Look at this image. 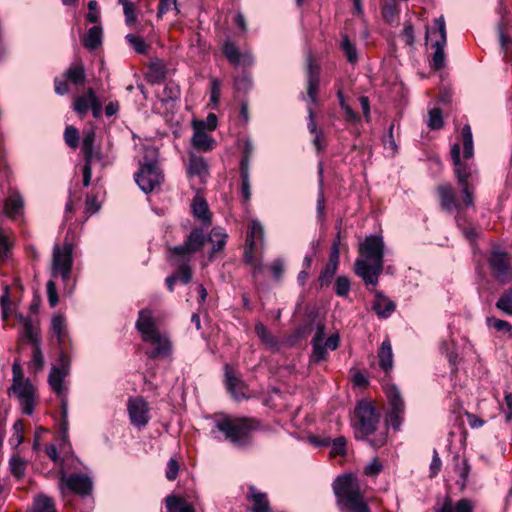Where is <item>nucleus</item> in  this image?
<instances>
[{"instance_id": "nucleus-26", "label": "nucleus", "mask_w": 512, "mask_h": 512, "mask_svg": "<svg viewBox=\"0 0 512 512\" xmlns=\"http://www.w3.org/2000/svg\"><path fill=\"white\" fill-rule=\"evenodd\" d=\"M166 508L168 512H195L191 504L174 495L166 497Z\"/></svg>"}, {"instance_id": "nucleus-64", "label": "nucleus", "mask_w": 512, "mask_h": 512, "mask_svg": "<svg viewBox=\"0 0 512 512\" xmlns=\"http://www.w3.org/2000/svg\"><path fill=\"white\" fill-rule=\"evenodd\" d=\"M382 470V464L377 460H372L366 467H365V474L368 476H375L378 475Z\"/></svg>"}, {"instance_id": "nucleus-24", "label": "nucleus", "mask_w": 512, "mask_h": 512, "mask_svg": "<svg viewBox=\"0 0 512 512\" xmlns=\"http://www.w3.org/2000/svg\"><path fill=\"white\" fill-rule=\"evenodd\" d=\"M192 211L194 216L204 225H209L211 223V216L209 213L208 205L203 198L196 197L193 200Z\"/></svg>"}, {"instance_id": "nucleus-63", "label": "nucleus", "mask_w": 512, "mask_h": 512, "mask_svg": "<svg viewBox=\"0 0 512 512\" xmlns=\"http://www.w3.org/2000/svg\"><path fill=\"white\" fill-rule=\"evenodd\" d=\"M32 362L37 370L42 369V367L44 365V357H43L42 351L40 349V344H37L34 346Z\"/></svg>"}, {"instance_id": "nucleus-2", "label": "nucleus", "mask_w": 512, "mask_h": 512, "mask_svg": "<svg viewBox=\"0 0 512 512\" xmlns=\"http://www.w3.org/2000/svg\"><path fill=\"white\" fill-rule=\"evenodd\" d=\"M214 425L224 439L238 449L250 447L253 444L252 433L260 427L255 418L229 416L217 417Z\"/></svg>"}, {"instance_id": "nucleus-6", "label": "nucleus", "mask_w": 512, "mask_h": 512, "mask_svg": "<svg viewBox=\"0 0 512 512\" xmlns=\"http://www.w3.org/2000/svg\"><path fill=\"white\" fill-rule=\"evenodd\" d=\"M93 489V481L91 477L83 473H60L59 490L66 497L67 491L73 492L82 497L91 494Z\"/></svg>"}, {"instance_id": "nucleus-46", "label": "nucleus", "mask_w": 512, "mask_h": 512, "mask_svg": "<svg viewBox=\"0 0 512 512\" xmlns=\"http://www.w3.org/2000/svg\"><path fill=\"white\" fill-rule=\"evenodd\" d=\"M427 125L432 130H438L442 128L444 122L442 117V111L439 108H433L429 111Z\"/></svg>"}, {"instance_id": "nucleus-17", "label": "nucleus", "mask_w": 512, "mask_h": 512, "mask_svg": "<svg viewBox=\"0 0 512 512\" xmlns=\"http://www.w3.org/2000/svg\"><path fill=\"white\" fill-rule=\"evenodd\" d=\"M24 200L17 190H10L8 197L3 203V213L11 218L16 219L23 213Z\"/></svg>"}, {"instance_id": "nucleus-12", "label": "nucleus", "mask_w": 512, "mask_h": 512, "mask_svg": "<svg viewBox=\"0 0 512 512\" xmlns=\"http://www.w3.org/2000/svg\"><path fill=\"white\" fill-rule=\"evenodd\" d=\"M9 393H13L19 400L23 413L31 415L35 407V389L29 380L12 384Z\"/></svg>"}, {"instance_id": "nucleus-10", "label": "nucleus", "mask_w": 512, "mask_h": 512, "mask_svg": "<svg viewBox=\"0 0 512 512\" xmlns=\"http://www.w3.org/2000/svg\"><path fill=\"white\" fill-rule=\"evenodd\" d=\"M208 240L202 229H193L184 244L171 248L174 257L182 258L183 261H190L193 253L199 251Z\"/></svg>"}, {"instance_id": "nucleus-14", "label": "nucleus", "mask_w": 512, "mask_h": 512, "mask_svg": "<svg viewBox=\"0 0 512 512\" xmlns=\"http://www.w3.org/2000/svg\"><path fill=\"white\" fill-rule=\"evenodd\" d=\"M128 413L131 423L138 428L145 427L150 420L149 405L141 397L129 399Z\"/></svg>"}, {"instance_id": "nucleus-44", "label": "nucleus", "mask_w": 512, "mask_h": 512, "mask_svg": "<svg viewBox=\"0 0 512 512\" xmlns=\"http://www.w3.org/2000/svg\"><path fill=\"white\" fill-rule=\"evenodd\" d=\"M496 307L503 313L512 316V288L503 293L496 302Z\"/></svg>"}, {"instance_id": "nucleus-27", "label": "nucleus", "mask_w": 512, "mask_h": 512, "mask_svg": "<svg viewBox=\"0 0 512 512\" xmlns=\"http://www.w3.org/2000/svg\"><path fill=\"white\" fill-rule=\"evenodd\" d=\"M102 42V28L94 26L90 28L83 38V45L89 50H95Z\"/></svg>"}, {"instance_id": "nucleus-51", "label": "nucleus", "mask_w": 512, "mask_h": 512, "mask_svg": "<svg viewBox=\"0 0 512 512\" xmlns=\"http://www.w3.org/2000/svg\"><path fill=\"white\" fill-rule=\"evenodd\" d=\"M313 352L311 355V361L318 363L325 359L327 355V349L323 345V341L312 340Z\"/></svg>"}, {"instance_id": "nucleus-49", "label": "nucleus", "mask_w": 512, "mask_h": 512, "mask_svg": "<svg viewBox=\"0 0 512 512\" xmlns=\"http://www.w3.org/2000/svg\"><path fill=\"white\" fill-rule=\"evenodd\" d=\"M24 424L22 420H17L13 425V434L9 439L13 447H18L23 442Z\"/></svg>"}, {"instance_id": "nucleus-47", "label": "nucleus", "mask_w": 512, "mask_h": 512, "mask_svg": "<svg viewBox=\"0 0 512 512\" xmlns=\"http://www.w3.org/2000/svg\"><path fill=\"white\" fill-rule=\"evenodd\" d=\"M127 42L134 48L139 54H146L149 46L144 42L142 38L134 34H127L125 36Z\"/></svg>"}, {"instance_id": "nucleus-36", "label": "nucleus", "mask_w": 512, "mask_h": 512, "mask_svg": "<svg viewBox=\"0 0 512 512\" xmlns=\"http://www.w3.org/2000/svg\"><path fill=\"white\" fill-rule=\"evenodd\" d=\"M95 97L94 90L92 88H89L87 93L83 96H80L76 98L74 103V110L78 114H85L88 109L90 108V105Z\"/></svg>"}, {"instance_id": "nucleus-52", "label": "nucleus", "mask_w": 512, "mask_h": 512, "mask_svg": "<svg viewBox=\"0 0 512 512\" xmlns=\"http://www.w3.org/2000/svg\"><path fill=\"white\" fill-rule=\"evenodd\" d=\"M346 439L343 436L337 437L332 442L330 455L332 457L344 456L346 454Z\"/></svg>"}, {"instance_id": "nucleus-11", "label": "nucleus", "mask_w": 512, "mask_h": 512, "mask_svg": "<svg viewBox=\"0 0 512 512\" xmlns=\"http://www.w3.org/2000/svg\"><path fill=\"white\" fill-rule=\"evenodd\" d=\"M9 393H13L19 400L23 413L31 415L35 407V389L29 380L12 384Z\"/></svg>"}, {"instance_id": "nucleus-5", "label": "nucleus", "mask_w": 512, "mask_h": 512, "mask_svg": "<svg viewBox=\"0 0 512 512\" xmlns=\"http://www.w3.org/2000/svg\"><path fill=\"white\" fill-rule=\"evenodd\" d=\"M150 157L149 161H144L140 164V169L135 175L136 183L144 193H150L160 186L163 175L154 160L156 157V150L149 148L146 150L145 158Z\"/></svg>"}, {"instance_id": "nucleus-43", "label": "nucleus", "mask_w": 512, "mask_h": 512, "mask_svg": "<svg viewBox=\"0 0 512 512\" xmlns=\"http://www.w3.org/2000/svg\"><path fill=\"white\" fill-rule=\"evenodd\" d=\"M51 326L53 333L57 336L58 342L61 344L66 329L64 317L60 314L54 315L52 317Z\"/></svg>"}, {"instance_id": "nucleus-55", "label": "nucleus", "mask_w": 512, "mask_h": 512, "mask_svg": "<svg viewBox=\"0 0 512 512\" xmlns=\"http://www.w3.org/2000/svg\"><path fill=\"white\" fill-rule=\"evenodd\" d=\"M89 12L87 14V21L90 23H97L100 19V12L98 10V3L95 0H91L88 3Z\"/></svg>"}, {"instance_id": "nucleus-57", "label": "nucleus", "mask_w": 512, "mask_h": 512, "mask_svg": "<svg viewBox=\"0 0 512 512\" xmlns=\"http://www.w3.org/2000/svg\"><path fill=\"white\" fill-rule=\"evenodd\" d=\"M0 305L2 308L3 318L6 319L10 313V298L8 286H5L4 292L0 297Z\"/></svg>"}, {"instance_id": "nucleus-28", "label": "nucleus", "mask_w": 512, "mask_h": 512, "mask_svg": "<svg viewBox=\"0 0 512 512\" xmlns=\"http://www.w3.org/2000/svg\"><path fill=\"white\" fill-rule=\"evenodd\" d=\"M250 497L254 503L252 512H270V506L265 493L258 492L256 488L250 487Z\"/></svg>"}, {"instance_id": "nucleus-62", "label": "nucleus", "mask_w": 512, "mask_h": 512, "mask_svg": "<svg viewBox=\"0 0 512 512\" xmlns=\"http://www.w3.org/2000/svg\"><path fill=\"white\" fill-rule=\"evenodd\" d=\"M488 323L490 326L494 327L497 331L510 332L512 327L511 325L504 320L489 318Z\"/></svg>"}, {"instance_id": "nucleus-48", "label": "nucleus", "mask_w": 512, "mask_h": 512, "mask_svg": "<svg viewBox=\"0 0 512 512\" xmlns=\"http://www.w3.org/2000/svg\"><path fill=\"white\" fill-rule=\"evenodd\" d=\"M10 471L17 479L25 475V461L18 456H13L10 460Z\"/></svg>"}, {"instance_id": "nucleus-29", "label": "nucleus", "mask_w": 512, "mask_h": 512, "mask_svg": "<svg viewBox=\"0 0 512 512\" xmlns=\"http://www.w3.org/2000/svg\"><path fill=\"white\" fill-rule=\"evenodd\" d=\"M264 238V227L257 220H251L249 226V232L247 235V245L250 249H254L256 240H263Z\"/></svg>"}, {"instance_id": "nucleus-22", "label": "nucleus", "mask_w": 512, "mask_h": 512, "mask_svg": "<svg viewBox=\"0 0 512 512\" xmlns=\"http://www.w3.org/2000/svg\"><path fill=\"white\" fill-rule=\"evenodd\" d=\"M379 365L386 372H390L393 368L394 357L392 346L389 340L383 341L378 352Z\"/></svg>"}, {"instance_id": "nucleus-16", "label": "nucleus", "mask_w": 512, "mask_h": 512, "mask_svg": "<svg viewBox=\"0 0 512 512\" xmlns=\"http://www.w3.org/2000/svg\"><path fill=\"white\" fill-rule=\"evenodd\" d=\"M136 328L142 334L143 340L154 339L155 333H157L158 330L151 310L143 309L139 312Z\"/></svg>"}, {"instance_id": "nucleus-4", "label": "nucleus", "mask_w": 512, "mask_h": 512, "mask_svg": "<svg viewBox=\"0 0 512 512\" xmlns=\"http://www.w3.org/2000/svg\"><path fill=\"white\" fill-rule=\"evenodd\" d=\"M355 437L361 440H368L373 448H380L387 442V431L379 432L374 438L368 439L370 435L376 432L380 416L375 407L368 402L361 401L355 408Z\"/></svg>"}, {"instance_id": "nucleus-9", "label": "nucleus", "mask_w": 512, "mask_h": 512, "mask_svg": "<svg viewBox=\"0 0 512 512\" xmlns=\"http://www.w3.org/2000/svg\"><path fill=\"white\" fill-rule=\"evenodd\" d=\"M388 399L389 411L386 415V423L394 430H399L403 422L405 404L397 386L390 385L385 390Z\"/></svg>"}, {"instance_id": "nucleus-31", "label": "nucleus", "mask_w": 512, "mask_h": 512, "mask_svg": "<svg viewBox=\"0 0 512 512\" xmlns=\"http://www.w3.org/2000/svg\"><path fill=\"white\" fill-rule=\"evenodd\" d=\"M23 323V333L21 335L22 340H27L33 346L40 344V339L37 330L34 328L32 324V320L28 317L21 318Z\"/></svg>"}, {"instance_id": "nucleus-54", "label": "nucleus", "mask_w": 512, "mask_h": 512, "mask_svg": "<svg viewBox=\"0 0 512 512\" xmlns=\"http://www.w3.org/2000/svg\"><path fill=\"white\" fill-rule=\"evenodd\" d=\"M163 95L166 100H177L180 97V87L173 82H169L163 90Z\"/></svg>"}, {"instance_id": "nucleus-40", "label": "nucleus", "mask_w": 512, "mask_h": 512, "mask_svg": "<svg viewBox=\"0 0 512 512\" xmlns=\"http://www.w3.org/2000/svg\"><path fill=\"white\" fill-rule=\"evenodd\" d=\"M341 47L344 51L347 60L350 63H356L358 60V53L355 45L350 41L347 35H344L341 41Z\"/></svg>"}, {"instance_id": "nucleus-53", "label": "nucleus", "mask_w": 512, "mask_h": 512, "mask_svg": "<svg viewBox=\"0 0 512 512\" xmlns=\"http://www.w3.org/2000/svg\"><path fill=\"white\" fill-rule=\"evenodd\" d=\"M64 139L69 147L76 148L79 143L78 130L73 126H67L64 132Z\"/></svg>"}, {"instance_id": "nucleus-13", "label": "nucleus", "mask_w": 512, "mask_h": 512, "mask_svg": "<svg viewBox=\"0 0 512 512\" xmlns=\"http://www.w3.org/2000/svg\"><path fill=\"white\" fill-rule=\"evenodd\" d=\"M436 31H432V35H438V38L433 43V48H435V52L433 55V68L435 70H440L445 66V54L444 47L446 45L447 36H446V25L443 16L435 19Z\"/></svg>"}, {"instance_id": "nucleus-1", "label": "nucleus", "mask_w": 512, "mask_h": 512, "mask_svg": "<svg viewBox=\"0 0 512 512\" xmlns=\"http://www.w3.org/2000/svg\"><path fill=\"white\" fill-rule=\"evenodd\" d=\"M384 240L380 235H368L359 244V256L354 262V272L366 287L374 289L384 268Z\"/></svg>"}, {"instance_id": "nucleus-50", "label": "nucleus", "mask_w": 512, "mask_h": 512, "mask_svg": "<svg viewBox=\"0 0 512 512\" xmlns=\"http://www.w3.org/2000/svg\"><path fill=\"white\" fill-rule=\"evenodd\" d=\"M350 280L346 276H338L335 281V293L340 297H346L350 292Z\"/></svg>"}, {"instance_id": "nucleus-61", "label": "nucleus", "mask_w": 512, "mask_h": 512, "mask_svg": "<svg viewBox=\"0 0 512 512\" xmlns=\"http://www.w3.org/2000/svg\"><path fill=\"white\" fill-rule=\"evenodd\" d=\"M220 88H221V82L219 79H212L211 80V95H210V101L214 103L215 105L219 102L220 98Z\"/></svg>"}, {"instance_id": "nucleus-56", "label": "nucleus", "mask_w": 512, "mask_h": 512, "mask_svg": "<svg viewBox=\"0 0 512 512\" xmlns=\"http://www.w3.org/2000/svg\"><path fill=\"white\" fill-rule=\"evenodd\" d=\"M338 266L328 263L320 274L319 281L329 283L337 271Z\"/></svg>"}, {"instance_id": "nucleus-15", "label": "nucleus", "mask_w": 512, "mask_h": 512, "mask_svg": "<svg viewBox=\"0 0 512 512\" xmlns=\"http://www.w3.org/2000/svg\"><path fill=\"white\" fill-rule=\"evenodd\" d=\"M494 277L505 283L509 277V262L506 253L494 252L489 260Z\"/></svg>"}, {"instance_id": "nucleus-35", "label": "nucleus", "mask_w": 512, "mask_h": 512, "mask_svg": "<svg viewBox=\"0 0 512 512\" xmlns=\"http://www.w3.org/2000/svg\"><path fill=\"white\" fill-rule=\"evenodd\" d=\"M225 376L227 388L230 391V393L235 398H237L240 394H243L242 390L244 388V384L242 383V381L239 378H237L232 371L228 369H226Z\"/></svg>"}, {"instance_id": "nucleus-20", "label": "nucleus", "mask_w": 512, "mask_h": 512, "mask_svg": "<svg viewBox=\"0 0 512 512\" xmlns=\"http://www.w3.org/2000/svg\"><path fill=\"white\" fill-rule=\"evenodd\" d=\"M144 341L156 346L149 355L151 358H163L171 353L172 346L170 340L168 337L161 335L159 331L155 333L154 339H145Z\"/></svg>"}, {"instance_id": "nucleus-34", "label": "nucleus", "mask_w": 512, "mask_h": 512, "mask_svg": "<svg viewBox=\"0 0 512 512\" xmlns=\"http://www.w3.org/2000/svg\"><path fill=\"white\" fill-rule=\"evenodd\" d=\"M227 235L222 231L221 228L212 229L208 241L213 244L211 256L223 249L226 244Z\"/></svg>"}, {"instance_id": "nucleus-38", "label": "nucleus", "mask_w": 512, "mask_h": 512, "mask_svg": "<svg viewBox=\"0 0 512 512\" xmlns=\"http://www.w3.org/2000/svg\"><path fill=\"white\" fill-rule=\"evenodd\" d=\"M454 460L456 461V472L460 477L458 484L461 488H464L468 481L471 466L466 459H460L458 456H455Z\"/></svg>"}, {"instance_id": "nucleus-18", "label": "nucleus", "mask_w": 512, "mask_h": 512, "mask_svg": "<svg viewBox=\"0 0 512 512\" xmlns=\"http://www.w3.org/2000/svg\"><path fill=\"white\" fill-rule=\"evenodd\" d=\"M370 291L374 292L375 300L372 305V309L380 318H388L396 309V304L392 300H389L385 294L381 291H376L375 288L367 287Z\"/></svg>"}, {"instance_id": "nucleus-41", "label": "nucleus", "mask_w": 512, "mask_h": 512, "mask_svg": "<svg viewBox=\"0 0 512 512\" xmlns=\"http://www.w3.org/2000/svg\"><path fill=\"white\" fill-rule=\"evenodd\" d=\"M255 333L266 346H276L277 341L262 323H257L255 325Z\"/></svg>"}, {"instance_id": "nucleus-21", "label": "nucleus", "mask_w": 512, "mask_h": 512, "mask_svg": "<svg viewBox=\"0 0 512 512\" xmlns=\"http://www.w3.org/2000/svg\"><path fill=\"white\" fill-rule=\"evenodd\" d=\"M437 191L440 198V205L445 211L450 212L453 209L459 210L461 208V205L457 204L455 201L454 191L450 185H440Z\"/></svg>"}, {"instance_id": "nucleus-42", "label": "nucleus", "mask_w": 512, "mask_h": 512, "mask_svg": "<svg viewBox=\"0 0 512 512\" xmlns=\"http://www.w3.org/2000/svg\"><path fill=\"white\" fill-rule=\"evenodd\" d=\"M309 71H308V88L307 93L310 99L315 102L316 101V94L318 89V75L317 72L314 71L312 64H309Z\"/></svg>"}, {"instance_id": "nucleus-37", "label": "nucleus", "mask_w": 512, "mask_h": 512, "mask_svg": "<svg viewBox=\"0 0 512 512\" xmlns=\"http://www.w3.org/2000/svg\"><path fill=\"white\" fill-rule=\"evenodd\" d=\"M64 77L75 85H82L85 82V71L81 64L70 66L64 74Z\"/></svg>"}, {"instance_id": "nucleus-58", "label": "nucleus", "mask_w": 512, "mask_h": 512, "mask_svg": "<svg viewBox=\"0 0 512 512\" xmlns=\"http://www.w3.org/2000/svg\"><path fill=\"white\" fill-rule=\"evenodd\" d=\"M47 296L51 307H55L58 304L59 299L56 290V285L52 280L47 282Z\"/></svg>"}, {"instance_id": "nucleus-30", "label": "nucleus", "mask_w": 512, "mask_h": 512, "mask_svg": "<svg viewBox=\"0 0 512 512\" xmlns=\"http://www.w3.org/2000/svg\"><path fill=\"white\" fill-rule=\"evenodd\" d=\"M66 375L65 371H61L57 367H53L50 371L48 382L52 390L58 395L63 391V381Z\"/></svg>"}, {"instance_id": "nucleus-25", "label": "nucleus", "mask_w": 512, "mask_h": 512, "mask_svg": "<svg viewBox=\"0 0 512 512\" xmlns=\"http://www.w3.org/2000/svg\"><path fill=\"white\" fill-rule=\"evenodd\" d=\"M188 173L190 176L204 177L208 174V165L204 158L191 155L188 165Z\"/></svg>"}, {"instance_id": "nucleus-32", "label": "nucleus", "mask_w": 512, "mask_h": 512, "mask_svg": "<svg viewBox=\"0 0 512 512\" xmlns=\"http://www.w3.org/2000/svg\"><path fill=\"white\" fill-rule=\"evenodd\" d=\"M462 142L464 150V159H471L474 155V144L470 125L466 124L462 128Z\"/></svg>"}, {"instance_id": "nucleus-45", "label": "nucleus", "mask_w": 512, "mask_h": 512, "mask_svg": "<svg viewBox=\"0 0 512 512\" xmlns=\"http://www.w3.org/2000/svg\"><path fill=\"white\" fill-rule=\"evenodd\" d=\"M34 512H56L52 500L44 495L35 499Z\"/></svg>"}, {"instance_id": "nucleus-39", "label": "nucleus", "mask_w": 512, "mask_h": 512, "mask_svg": "<svg viewBox=\"0 0 512 512\" xmlns=\"http://www.w3.org/2000/svg\"><path fill=\"white\" fill-rule=\"evenodd\" d=\"M223 53L230 63L234 65L240 64L241 53L234 43L226 41L223 45Z\"/></svg>"}, {"instance_id": "nucleus-3", "label": "nucleus", "mask_w": 512, "mask_h": 512, "mask_svg": "<svg viewBox=\"0 0 512 512\" xmlns=\"http://www.w3.org/2000/svg\"><path fill=\"white\" fill-rule=\"evenodd\" d=\"M333 491L341 512H371L364 499V491L355 476H339L333 483Z\"/></svg>"}, {"instance_id": "nucleus-60", "label": "nucleus", "mask_w": 512, "mask_h": 512, "mask_svg": "<svg viewBox=\"0 0 512 512\" xmlns=\"http://www.w3.org/2000/svg\"><path fill=\"white\" fill-rule=\"evenodd\" d=\"M252 84V76L248 73H243V75L236 80V87L239 90H249L252 87Z\"/></svg>"}, {"instance_id": "nucleus-19", "label": "nucleus", "mask_w": 512, "mask_h": 512, "mask_svg": "<svg viewBox=\"0 0 512 512\" xmlns=\"http://www.w3.org/2000/svg\"><path fill=\"white\" fill-rule=\"evenodd\" d=\"M194 134L192 137V145L200 151H210L213 148V139L203 130L205 129L204 121L193 122Z\"/></svg>"}, {"instance_id": "nucleus-33", "label": "nucleus", "mask_w": 512, "mask_h": 512, "mask_svg": "<svg viewBox=\"0 0 512 512\" xmlns=\"http://www.w3.org/2000/svg\"><path fill=\"white\" fill-rule=\"evenodd\" d=\"M176 264L179 265V268L176 273H174V277H176V282L179 281L182 284H187L190 282L192 278L191 268L188 265L189 261H183L182 258L174 257Z\"/></svg>"}, {"instance_id": "nucleus-59", "label": "nucleus", "mask_w": 512, "mask_h": 512, "mask_svg": "<svg viewBox=\"0 0 512 512\" xmlns=\"http://www.w3.org/2000/svg\"><path fill=\"white\" fill-rule=\"evenodd\" d=\"M179 471L178 462L171 458L167 463L166 478L170 481L175 480Z\"/></svg>"}, {"instance_id": "nucleus-8", "label": "nucleus", "mask_w": 512, "mask_h": 512, "mask_svg": "<svg viewBox=\"0 0 512 512\" xmlns=\"http://www.w3.org/2000/svg\"><path fill=\"white\" fill-rule=\"evenodd\" d=\"M451 158L455 167V174L464 194L463 204L466 207L472 206L473 194L468 185V178L471 176L472 170L469 165H466L461 161L460 145L458 143H455L451 148Z\"/></svg>"}, {"instance_id": "nucleus-23", "label": "nucleus", "mask_w": 512, "mask_h": 512, "mask_svg": "<svg viewBox=\"0 0 512 512\" xmlns=\"http://www.w3.org/2000/svg\"><path fill=\"white\" fill-rule=\"evenodd\" d=\"M435 512H473V505L468 499H461L453 505L451 499L446 498L443 504L435 509Z\"/></svg>"}, {"instance_id": "nucleus-7", "label": "nucleus", "mask_w": 512, "mask_h": 512, "mask_svg": "<svg viewBox=\"0 0 512 512\" xmlns=\"http://www.w3.org/2000/svg\"><path fill=\"white\" fill-rule=\"evenodd\" d=\"M73 245L66 242L62 248L55 245L53 248L52 276H61L64 282L70 278L73 265Z\"/></svg>"}]
</instances>
